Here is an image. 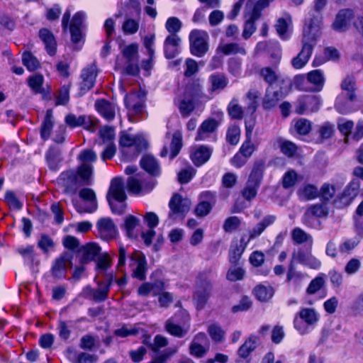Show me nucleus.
Wrapping results in <instances>:
<instances>
[{
    "mask_svg": "<svg viewBox=\"0 0 363 363\" xmlns=\"http://www.w3.org/2000/svg\"><path fill=\"white\" fill-rule=\"evenodd\" d=\"M322 17L320 14H309L303 27L302 48L300 52L291 60V65L296 69L304 67L308 62L318 39L321 35Z\"/></svg>",
    "mask_w": 363,
    "mask_h": 363,
    "instance_id": "1",
    "label": "nucleus"
},
{
    "mask_svg": "<svg viewBox=\"0 0 363 363\" xmlns=\"http://www.w3.org/2000/svg\"><path fill=\"white\" fill-rule=\"evenodd\" d=\"M355 81L353 77L347 76L341 83L342 93L337 97L335 107L341 114H347L353 111L357 99Z\"/></svg>",
    "mask_w": 363,
    "mask_h": 363,
    "instance_id": "2",
    "label": "nucleus"
},
{
    "mask_svg": "<svg viewBox=\"0 0 363 363\" xmlns=\"http://www.w3.org/2000/svg\"><path fill=\"white\" fill-rule=\"evenodd\" d=\"M119 144L124 159L127 161L135 160L147 146V143L142 135H133L125 131L121 133Z\"/></svg>",
    "mask_w": 363,
    "mask_h": 363,
    "instance_id": "3",
    "label": "nucleus"
},
{
    "mask_svg": "<svg viewBox=\"0 0 363 363\" xmlns=\"http://www.w3.org/2000/svg\"><path fill=\"white\" fill-rule=\"evenodd\" d=\"M213 277L211 268L205 269L197 276L193 298L198 309H202L205 306L211 296Z\"/></svg>",
    "mask_w": 363,
    "mask_h": 363,
    "instance_id": "4",
    "label": "nucleus"
},
{
    "mask_svg": "<svg viewBox=\"0 0 363 363\" xmlns=\"http://www.w3.org/2000/svg\"><path fill=\"white\" fill-rule=\"evenodd\" d=\"M106 199L113 213L120 215L124 212L127 196L122 179L116 177L111 180Z\"/></svg>",
    "mask_w": 363,
    "mask_h": 363,
    "instance_id": "5",
    "label": "nucleus"
},
{
    "mask_svg": "<svg viewBox=\"0 0 363 363\" xmlns=\"http://www.w3.org/2000/svg\"><path fill=\"white\" fill-rule=\"evenodd\" d=\"M319 320V314L313 308H303L294 316V327L301 335L308 334Z\"/></svg>",
    "mask_w": 363,
    "mask_h": 363,
    "instance_id": "6",
    "label": "nucleus"
},
{
    "mask_svg": "<svg viewBox=\"0 0 363 363\" xmlns=\"http://www.w3.org/2000/svg\"><path fill=\"white\" fill-rule=\"evenodd\" d=\"M209 36L206 31L193 30L189 34L190 52L197 57H203L208 51Z\"/></svg>",
    "mask_w": 363,
    "mask_h": 363,
    "instance_id": "7",
    "label": "nucleus"
},
{
    "mask_svg": "<svg viewBox=\"0 0 363 363\" xmlns=\"http://www.w3.org/2000/svg\"><path fill=\"white\" fill-rule=\"evenodd\" d=\"M155 181L145 174H136L128 179L127 187L135 194H145L150 192L155 186Z\"/></svg>",
    "mask_w": 363,
    "mask_h": 363,
    "instance_id": "8",
    "label": "nucleus"
},
{
    "mask_svg": "<svg viewBox=\"0 0 363 363\" xmlns=\"http://www.w3.org/2000/svg\"><path fill=\"white\" fill-rule=\"evenodd\" d=\"M58 182L64 188L65 192L71 194H74L78 190L81 183L89 184V182H84L79 174V169L77 170L69 169L62 172L58 178Z\"/></svg>",
    "mask_w": 363,
    "mask_h": 363,
    "instance_id": "9",
    "label": "nucleus"
},
{
    "mask_svg": "<svg viewBox=\"0 0 363 363\" xmlns=\"http://www.w3.org/2000/svg\"><path fill=\"white\" fill-rule=\"evenodd\" d=\"M129 267L132 272V277L140 281L146 279L147 272V262L143 252L135 250L129 257Z\"/></svg>",
    "mask_w": 363,
    "mask_h": 363,
    "instance_id": "10",
    "label": "nucleus"
},
{
    "mask_svg": "<svg viewBox=\"0 0 363 363\" xmlns=\"http://www.w3.org/2000/svg\"><path fill=\"white\" fill-rule=\"evenodd\" d=\"M78 160L81 165L78 167L82 179L84 182H89L93 173V165L97 160V155L91 150H84L78 155Z\"/></svg>",
    "mask_w": 363,
    "mask_h": 363,
    "instance_id": "11",
    "label": "nucleus"
},
{
    "mask_svg": "<svg viewBox=\"0 0 363 363\" xmlns=\"http://www.w3.org/2000/svg\"><path fill=\"white\" fill-rule=\"evenodd\" d=\"M191 201L178 194H175L171 198L169 207L170 212L169 217L171 219H175L177 216L184 217L189 211Z\"/></svg>",
    "mask_w": 363,
    "mask_h": 363,
    "instance_id": "12",
    "label": "nucleus"
},
{
    "mask_svg": "<svg viewBox=\"0 0 363 363\" xmlns=\"http://www.w3.org/2000/svg\"><path fill=\"white\" fill-rule=\"evenodd\" d=\"M219 125V123L213 119L208 118L205 120L199 126L196 136L197 141H216V131Z\"/></svg>",
    "mask_w": 363,
    "mask_h": 363,
    "instance_id": "13",
    "label": "nucleus"
},
{
    "mask_svg": "<svg viewBox=\"0 0 363 363\" xmlns=\"http://www.w3.org/2000/svg\"><path fill=\"white\" fill-rule=\"evenodd\" d=\"M138 46L136 43H132L125 46L122 50L123 56L128 63L125 67V72L128 74L135 75L138 72Z\"/></svg>",
    "mask_w": 363,
    "mask_h": 363,
    "instance_id": "14",
    "label": "nucleus"
},
{
    "mask_svg": "<svg viewBox=\"0 0 363 363\" xmlns=\"http://www.w3.org/2000/svg\"><path fill=\"white\" fill-rule=\"evenodd\" d=\"M320 96H304L298 99L296 106V112L298 114H304L306 112L318 111L321 105Z\"/></svg>",
    "mask_w": 363,
    "mask_h": 363,
    "instance_id": "15",
    "label": "nucleus"
},
{
    "mask_svg": "<svg viewBox=\"0 0 363 363\" xmlns=\"http://www.w3.org/2000/svg\"><path fill=\"white\" fill-rule=\"evenodd\" d=\"M255 54H267L274 60L276 63H278L281 57V45L279 42L274 40L258 43L255 48Z\"/></svg>",
    "mask_w": 363,
    "mask_h": 363,
    "instance_id": "16",
    "label": "nucleus"
},
{
    "mask_svg": "<svg viewBox=\"0 0 363 363\" xmlns=\"http://www.w3.org/2000/svg\"><path fill=\"white\" fill-rule=\"evenodd\" d=\"M97 76L96 67L91 65L82 69L79 83V89L80 95H84L87 93L95 84L96 78Z\"/></svg>",
    "mask_w": 363,
    "mask_h": 363,
    "instance_id": "17",
    "label": "nucleus"
},
{
    "mask_svg": "<svg viewBox=\"0 0 363 363\" xmlns=\"http://www.w3.org/2000/svg\"><path fill=\"white\" fill-rule=\"evenodd\" d=\"M99 235L104 240H110L118 234L117 228L110 218H102L96 223Z\"/></svg>",
    "mask_w": 363,
    "mask_h": 363,
    "instance_id": "18",
    "label": "nucleus"
},
{
    "mask_svg": "<svg viewBox=\"0 0 363 363\" xmlns=\"http://www.w3.org/2000/svg\"><path fill=\"white\" fill-rule=\"evenodd\" d=\"M246 140L239 151L230 160V163L236 168L242 167L250 157V126L245 124Z\"/></svg>",
    "mask_w": 363,
    "mask_h": 363,
    "instance_id": "19",
    "label": "nucleus"
},
{
    "mask_svg": "<svg viewBox=\"0 0 363 363\" xmlns=\"http://www.w3.org/2000/svg\"><path fill=\"white\" fill-rule=\"evenodd\" d=\"M182 39L178 35H168L163 45L164 57L167 59L176 57L181 52Z\"/></svg>",
    "mask_w": 363,
    "mask_h": 363,
    "instance_id": "20",
    "label": "nucleus"
},
{
    "mask_svg": "<svg viewBox=\"0 0 363 363\" xmlns=\"http://www.w3.org/2000/svg\"><path fill=\"white\" fill-rule=\"evenodd\" d=\"M354 17L353 10L349 9L340 10L333 23V28L337 32L346 31L349 29Z\"/></svg>",
    "mask_w": 363,
    "mask_h": 363,
    "instance_id": "21",
    "label": "nucleus"
},
{
    "mask_svg": "<svg viewBox=\"0 0 363 363\" xmlns=\"http://www.w3.org/2000/svg\"><path fill=\"white\" fill-rule=\"evenodd\" d=\"M264 170V161L258 160L254 162L252 170L251 171V199L257 194L259 187Z\"/></svg>",
    "mask_w": 363,
    "mask_h": 363,
    "instance_id": "22",
    "label": "nucleus"
},
{
    "mask_svg": "<svg viewBox=\"0 0 363 363\" xmlns=\"http://www.w3.org/2000/svg\"><path fill=\"white\" fill-rule=\"evenodd\" d=\"M79 197L87 202L88 205L79 206L77 211L80 213H93L98 208L96 196L94 191L89 188L82 189L79 193Z\"/></svg>",
    "mask_w": 363,
    "mask_h": 363,
    "instance_id": "23",
    "label": "nucleus"
},
{
    "mask_svg": "<svg viewBox=\"0 0 363 363\" xmlns=\"http://www.w3.org/2000/svg\"><path fill=\"white\" fill-rule=\"evenodd\" d=\"M308 278L306 274L297 271L291 261L286 275V282L295 290H299L303 286L306 279Z\"/></svg>",
    "mask_w": 363,
    "mask_h": 363,
    "instance_id": "24",
    "label": "nucleus"
},
{
    "mask_svg": "<svg viewBox=\"0 0 363 363\" xmlns=\"http://www.w3.org/2000/svg\"><path fill=\"white\" fill-rule=\"evenodd\" d=\"M85 18L86 13L83 11L77 12L72 18L69 30L72 40L74 43L79 42L82 37V28Z\"/></svg>",
    "mask_w": 363,
    "mask_h": 363,
    "instance_id": "25",
    "label": "nucleus"
},
{
    "mask_svg": "<svg viewBox=\"0 0 363 363\" xmlns=\"http://www.w3.org/2000/svg\"><path fill=\"white\" fill-rule=\"evenodd\" d=\"M360 184L357 179H352L345 188L340 196L341 202L345 206H349L357 196L359 191Z\"/></svg>",
    "mask_w": 363,
    "mask_h": 363,
    "instance_id": "26",
    "label": "nucleus"
},
{
    "mask_svg": "<svg viewBox=\"0 0 363 363\" xmlns=\"http://www.w3.org/2000/svg\"><path fill=\"white\" fill-rule=\"evenodd\" d=\"M95 108L106 121H111L114 119L116 110V106L114 104L106 99H99L95 102Z\"/></svg>",
    "mask_w": 363,
    "mask_h": 363,
    "instance_id": "27",
    "label": "nucleus"
},
{
    "mask_svg": "<svg viewBox=\"0 0 363 363\" xmlns=\"http://www.w3.org/2000/svg\"><path fill=\"white\" fill-rule=\"evenodd\" d=\"M38 35L45 45L47 53L50 56H54L57 52V41L52 33L48 28H41Z\"/></svg>",
    "mask_w": 363,
    "mask_h": 363,
    "instance_id": "28",
    "label": "nucleus"
},
{
    "mask_svg": "<svg viewBox=\"0 0 363 363\" xmlns=\"http://www.w3.org/2000/svg\"><path fill=\"white\" fill-rule=\"evenodd\" d=\"M328 214V209L325 204H315L310 206L305 212L303 221L306 225L312 226L311 223L313 217L321 218L327 216Z\"/></svg>",
    "mask_w": 363,
    "mask_h": 363,
    "instance_id": "29",
    "label": "nucleus"
},
{
    "mask_svg": "<svg viewBox=\"0 0 363 363\" xmlns=\"http://www.w3.org/2000/svg\"><path fill=\"white\" fill-rule=\"evenodd\" d=\"M140 164L145 171L153 177H158L161 174V167L158 161L151 155H143Z\"/></svg>",
    "mask_w": 363,
    "mask_h": 363,
    "instance_id": "30",
    "label": "nucleus"
},
{
    "mask_svg": "<svg viewBox=\"0 0 363 363\" xmlns=\"http://www.w3.org/2000/svg\"><path fill=\"white\" fill-rule=\"evenodd\" d=\"M125 106L137 113L143 112V96L140 93H130L126 94L124 98Z\"/></svg>",
    "mask_w": 363,
    "mask_h": 363,
    "instance_id": "31",
    "label": "nucleus"
},
{
    "mask_svg": "<svg viewBox=\"0 0 363 363\" xmlns=\"http://www.w3.org/2000/svg\"><path fill=\"white\" fill-rule=\"evenodd\" d=\"M212 152L211 147L201 145L191 154V159L196 166L200 167L208 161Z\"/></svg>",
    "mask_w": 363,
    "mask_h": 363,
    "instance_id": "32",
    "label": "nucleus"
},
{
    "mask_svg": "<svg viewBox=\"0 0 363 363\" xmlns=\"http://www.w3.org/2000/svg\"><path fill=\"white\" fill-rule=\"evenodd\" d=\"M100 250V247L94 242L87 243L82 246L79 249L81 262L82 263H87L94 260L99 254Z\"/></svg>",
    "mask_w": 363,
    "mask_h": 363,
    "instance_id": "33",
    "label": "nucleus"
},
{
    "mask_svg": "<svg viewBox=\"0 0 363 363\" xmlns=\"http://www.w3.org/2000/svg\"><path fill=\"white\" fill-rule=\"evenodd\" d=\"M293 262H297L311 269H318L321 266V262L311 254H306L303 252H298L293 257Z\"/></svg>",
    "mask_w": 363,
    "mask_h": 363,
    "instance_id": "34",
    "label": "nucleus"
},
{
    "mask_svg": "<svg viewBox=\"0 0 363 363\" xmlns=\"http://www.w3.org/2000/svg\"><path fill=\"white\" fill-rule=\"evenodd\" d=\"M54 125L53 111L48 109L40 126V138L43 140L46 141L50 138Z\"/></svg>",
    "mask_w": 363,
    "mask_h": 363,
    "instance_id": "35",
    "label": "nucleus"
},
{
    "mask_svg": "<svg viewBox=\"0 0 363 363\" xmlns=\"http://www.w3.org/2000/svg\"><path fill=\"white\" fill-rule=\"evenodd\" d=\"M69 262H71V260L70 256L67 254L57 259L52 267V276L57 279L65 277L67 274V265Z\"/></svg>",
    "mask_w": 363,
    "mask_h": 363,
    "instance_id": "36",
    "label": "nucleus"
},
{
    "mask_svg": "<svg viewBox=\"0 0 363 363\" xmlns=\"http://www.w3.org/2000/svg\"><path fill=\"white\" fill-rule=\"evenodd\" d=\"M253 294L259 301L267 302L273 297L274 290L269 284H260L255 287Z\"/></svg>",
    "mask_w": 363,
    "mask_h": 363,
    "instance_id": "37",
    "label": "nucleus"
},
{
    "mask_svg": "<svg viewBox=\"0 0 363 363\" xmlns=\"http://www.w3.org/2000/svg\"><path fill=\"white\" fill-rule=\"evenodd\" d=\"M45 159L50 169L54 172L59 170L62 158L58 149L50 147L45 153Z\"/></svg>",
    "mask_w": 363,
    "mask_h": 363,
    "instance_id": "38",
    "label": "nucleus"
},
{
    "mask_svg": "<svg viewBox=\"0 0 363 363\" xmlns=\"http://www.w3.org/2000/svg\"><path fill=\"white\" fill-rule=\"evenodd\" d=\"M208 82L211 92H220L227 86L228 79L223 74L217 73L209 76Z\"/></svg>",
    "mask_w": 363,
    "mask_h": 363,
    "instance_id": "39",
    "label": "nucleus"
},
{
    "mask_svg": "<svg viewBox=\"0 0 363 363\" xmlns=\"http://www.w3.org/2000/svg\"><path fill=\"white\" fill-rule=\"evenodd\" d=\"M308 82L313 85L312 91H320L325 84L323 72L320 69H314L307 74Z\"/></svg>",
    "mask_w": 363,
    "mask_h": 363,
    "instance_id": "40",
    "label": "nucleus"
},
{
    "mask_svg": "<svg viewBox=\"0 0 363 363\" xmlns=\"http://www.w3.org/2000/svg\"><path fill=\"white\" fill-rule=\"evenodd\" d=\"M284 96L281 91H274L272 88L267 89L263 100L264 108L269 109L274 107Z\"/></svg>",
    "mask_w": 363,
    "mask_h": 363,
    "instance_id": "41",
    "label": "nucleus"
},
{
    "mask_svg": "<svg viewBox=\"0 0 363 363\" xmlns=\"http://www.w3.org/2000/svg\"><path fill=\"white\" fill-rule=\"evenodd\" d=\"M276 217L272 215L263 217L251 230V239L259 236L268 226L274 223Z\"/></svg>",
    "mask_w": 363,
    "mask_h": 363,
    "instance_id": "42",
    "label": "nucleus"
},
{
    "mask_svg": "<svg viewBox=\"0 0 363 363\" xmlns=\"http://www.w3.org/2000/svg\"><path fill=\"white\" fill-rule=\"evenodd\" d=\"M291 23V17L289 15H286L284 18H279L277 20L275 28L281 39L287 40L289 38V28Z\"/></svg>",
    "mask_w": 363,
    "mask_h": 363,
    "instance_id": "43",
    "label": "nucleus"
},
{
    "mask_svg": "<svg viewBox=\"0 0 363 363\" xmlns=\"http://www.w3.org/2000/svg\"><path fill=\"white\" fill-rule=\"evenodd\" d=\"M298 194L300 199L309 201L319 196V190L314 185L307 184L298 189Z\"/></svg>",
    "mask_w": 363,
    "mask_h": 363,
    "instance_id": "44",
    "label": "nucleus"
},
{
    "mask_svg": "<svg viewBox=\"0 0 363 363\" xmlns=\"http://www.w3.org/2000/svg\"><path fill=\"white\" fill-rule=\"evenodd\" d=\"M360 238L358 236L345 240L338 247V250L342 255H349L360 242Z\"/></svg>",
    "mask_w": 363,
    "mask_h": 363,
    "instance_id": "45",
    "label": "nucleus"
},
{
    "mask_svg": "<svg viewBox=\"0 0 363 363\" xmlns=\"http://www.w3.org/2000/svg\"><path fill=\"white\" fill-rule=\"evenodd\" d=\"M165 329L170 335L177 337H184L188 332V328H184L179 325L174 323L172 319H169L166 321Z\"/></svg>",
    "mask_w": 363,
    "mask_h": 363,
    "instance_id": "46",
    "label": "nucleus"
},
{
    "mask_svg": "<svg viewBox=\"0 0 363 363\" xmlns=\"http://www.w3.org/2000/svg\"><path fill=\"white\" fill-rule=\"evenodd\" d=\"M182 135L179 131H176L173 135L170 143V154L171 160H173L179 153L182 146Z\"/></svg>",
    "mask_w": 363,
    "mask_h": 363,
    "instance_id": "47",
    "label": "nucleus"
},
{
    "mask_svg": "<svg viewBox=\"0 0 363 363\" xmlns=\"http://www.w3.org/2000/svg\"><path fill=\"white\" fill-rule=\"evenodd\" d=\"M293 240L298 244L308 243L310 246L313 245V238L300 228H296L292 231Z\"/></svg>",
    "mask_w": 363,
    "mask_h": 363,
    "instance_id": "48",
    "label": "nucleus"
},
{
    "mask_svg": "<svg viewBox=\"0 0 363 363\" xmlns=\"http://www.w3.org/2000/svg\"><path fill=\"white\" fill-rule=\"evenodd\" d=\"M350 311L353 316L363 318V291L354 299L350 306Z\"/></svg>",
    "mask_w": 363,
    "mask_h": 363,
    "instance_id": "49",
    "label": "nucleus"
},
{
    "mask_svg": "<svg viewBox=\"0 0 363 363\" xmlns=\"http://www.w3.org/2000/svg\"><path fill=\"white\" fill-rule=\"evenodd\" d=\"M228 113L232 119L240 120L243 117L244 111L236 99H233L228 106Z\"/></svg>",
    "mask_w": 363,
    "mask_h": 363,
    "instance_id": "50",
    "label": "nucleus"
},
{
    "mask_svg": "<svg viewBox=\"0 0 363 363\" xmlns=\"http://www.w3.org/2000/svg\"><path fill=\"white\" fill-rule=\"evenodd\" d=\"M23 64L30 71H34L40 67V62L30 52H25L22 55Z\"/></svg>",
    "mask_w": 363,
    "mask_h": 363,
    "instance_id": "51",
    "label": "nucleus"
},
{
    "mask_svg": "<svg viewBox=\"0 0 363 363\" xmlns=\"http://www.w3.org/2000/svg\"><path fill=\"white\" fill-rule=\"evenodd\" d=\"M354 221L357 235L363 237V200L355 211Z\"/></svg>",
    "mask_w": 363,
    "mask_h": 363,
    "instance_id": "52",
    "label": "nucleus"
},
{
    "mask_svg": "<svg viewBox=\"0 0 363 363\" xmlns=\"http://www.w3.org/2000/svg\"><path fill=\"white\" fill-rule=\"evenodd\" d=\"M299 179H301V177L294 170H289L282 178V186L284 189H290L296 184Z\"/></svg>",
    "mask_w": 363,
    "mask_h": 363,
    "instance_id": "53",
    "label": "nucleus"
},
{
    "mask_svg": "<svg viewBox=\"0 0 363 363\" xmlns=\"http://www.w3.org/2000/svg\"><path fill=\"white\" fill-rule=\"evenodd\" d=\"M325 284V279L323 274L318 275L311 280L308 286L306 289V293L308 295H313L320 291Z\"/></svg>",
    "mask_w": 363,
    "mask_h": 363,
    "instance_id": "54",
    "label": "nucleus"
},
{
    "mask_svg": "<svg viewBox=\"0 0 363 363\" xmlns=\"http://www.w3.org/2000/svg\"><path fill=\"white\" fill-rule=\"evenodd\" d=\"M140 220L132 215L127 216L124 222V228L126 234L129 238H135L136 235L134 234L135 228L138 225Z\"/></svg>",
    "mask_w": 363,
    "mask_h": 363,
    "instance_id": "55",
    "label": "nucleus"
},
{
    "mask_svg": "<svg viewBox=\"0 0 363 363\" xmlns=\"http://www.w3.org/2000/svg\"><path fill=\"white\" fill-rule=\"evenodd\" d=\"M219 48L221 52L226 55L237 53L246 54L244 48L235 43L223 44L220 45Z\"/></svg>",
    "mask_w": 363,
    "mask_h": 363,
    "instance_id": "56",
    "label": "nucleus"
},
{
    "mask_svg": "<svg viewBox=\"0 0 363 363\" xmlns=\"http://www.w3.org/2000/svg\"><path fill=\"white\" fill-rule=\"evenodd\" d=\"M182 23L177 17H169L165 23V28L169 32V35H177L182 28Z\"/></svg>",
    "mask_w": 363,
    "mask_h": 363,
    "instance_id": "57",
    "label": "nucleus"
},
{
    "mask_svg": "<svg viewBox=\"0 0 363 363\" xmlns=\"http://www.w3.org/2000/svg\"><path fill=\"white\" fill-rule=\"evenodd\" d=\"M208 332L212 340L216 342H220L224 339L225 331L216 324L209 325Z\"/></svg>",
    "mask_w": 363,
    "mask_h": 363,
    "instance_id": "58",
    "label": "nucleus"
},
{
    "mask_svg": "<svg viewBox=\"0 0 363 363\" xmlns=\"http://www.w3.org/2000/svg\"><path fill=\"white\" fill-rule=\"evenodd\" d=\"M335 132V125L329 122H325L318 126V133L319 136L323 139L331 138Z\"/></svg>",
    "mask_w": 363,
    "mask_h": 363,
    "instance_id": "59",
    "label": "nucleus"
},
{
    "mask_svg": "<svg viewBox=\"0 0 363 363\" xmlns=\"http://www.w3.org/2000/svg\"><path fill=\"white\" fill-rule=\"evenodd\" d=\"M208 349V345L205 347L201 344L196 343V342H191L189 346V353L194 357L201 358L206 355Z\"/></svg>",
    "mask_w": 363,
    "mask_h": 363,
    "instance_id": "60",
    "label": "nucleus"
},
{
    "mask_svg": "<svg viewBox=\"0 0 363 363\" xmlns=\"http://www.w3.org/2000/svg\"><path fill=\"white\" fill-rule=\"evenodd\" d=\"M99 121L91 116L82 115L81 127L94 133L97 128Z\"/></svg>",
    "mask_w": 363,
    "mask_h": 363,
    "instance_id": "61",
    "label": "nucleus"
},
{
    "mask_svg": "<svg viewBox=\"0 0 363 363\" xmlns=\"http://www.w3.org/2000/svg\"><path fill=\"white\" fill-rule=\"evenodd\" d=\"M238 358L236 363H250V346L248 340H246L238 350Z\"/></svg>",
    "mask_w": 363,
    "mask_h": 363,
    "instance_id": "62",
    "label": "nucleus"
},
{
    "mask_svg": "<svg viewBox=\"0 0 363 363\" xmlns=\"http://www.w3.org/2000/svg\"><path fill=\"white\" fill-rule=\"evenodd\" d=\"M69 85H63L59 90L56 98V105H66L69 101Z\"/></svg>",
    "mask_w": 363,
    "mask_h": 363,
    "instance_id": "63",
    "label": "nucleus"
},
{
    "mask_svg": "<svg viewBox=\"0 0 363 363\" xmlns=\"http://www.w3.org/2000/svg\"><path fill=\"white\" fill-rule=\"evenodd\" d=\"M139 28V22L133 18L126 19L122 26L123 31L126 35L135 34Z\"/></svg>",
    "mask_w": 363,
    "mask_h": 363,
    "instance_id": "64",
    "label": "nucleus"
}]
</instances>
